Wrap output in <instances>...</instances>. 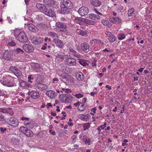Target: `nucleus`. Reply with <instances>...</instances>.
Segmentation results:
<instances>
[{
    "mask_svg": "<svg viewBox=\"0 0 152 152\" xmlns=\"http://www.w3.org/2000/svg\"><path fill=\"white\" fill-rule=\"evenodd\" d=\"M51 2V4H50V3H48V7H47L45 6V8H44L43 12L44 13L45 15L51 17H53L55 16L56 14L53 11V4L55 3L56 2L53 0H52L49 2Z\"/></svg>",
    "mask_w": 152,
    "mask_h": 152,
    "instance_id": "1",
    "label": "nucleus"
},
{
    "mask_svg": "<svg viewBox=\"0 0 152 152\" xmlns=\"http://www.w3.org/2000/svg\"><path fill=\"white\" fill-rule=\"evenodd\" d=\"M62 2L60 6L61 12V14H65L66 13L68 9L72 7L73 5L70 0H62Z\"/></svg>",
    "mask_w": 152,
    "mask_h": 152,
    "instance_id": "2",
    "label": "nucleus"
},
{
    "mask_svg": "<svg viewBox=\"0 0 152 152\" xmlns=\"http://www.w3.org/2000/svg\"><path fill=\"white\" fill-rule=\"evenodd\" d=\"M15 36H17L16 39L18 41L25 42L28 40L27 37L24 32H20V31L17 30L15 31Z\"/></svg>",
    "mask_w": 152,
    "mask_h": 152,
    "instance_id": "3",
    "label": "nucleus"
},
{
    "mask_svg": "<svg viewBox=\"0 0 152 152\" xmlns=\"http://www.w3.org/2000/svg\"><path fill=\"white\" fill-rule=\"evenodd\" d=\"M21 120L22 121H25L23 123L26 127L29 129H32L34 127L33 123L31 120H29L28 118L21 117Z\"/></svg>",
    "mask_w": 152,
    "mask_h": 152,
    "instance_id": "4",
    "label": "nucleus"
},
{
    "mask_svg": "<svg viewBox=\"0 0 152 152\" xmlns=\"http://www.w3.org/2000/svg\"><path fill=\"white\" fill-rule=\"evenodd\" d=\"M6 121L7 124L15 127L18 126L19 124L17 119L13 118H7Z\"/></svg>",
    "mask_w": 152,
    "mask_h": 152,
    "instance_id": "5",
    "label": "nucleus"
},
{
    "mask_svg": "<svg viewBox=\"0 0 152 152\" xmlns=\"http://www.w3.org/2000/svg\"><path fill=\"white\" fill-rule=\"evenodd\" d=\"M59 97L61 99L63 102L65 103L70 102L73 99L72 96L67 94L61 95L59 96Z\"/></svg>",
    "mask_w": 152,
    "mask_h": 152,
    "instance_id": "6",
    "label": "nucleus"
},
{
    "mask_svg": "<svg viewBox=\"0 0 152 152\" xmlns=\"http://www.w3.org/2000/svg\"><path fill=\"white\" fill-rule=\"evenodd\" d=\"M64 62L66 65L71 66H75L76 64V60L74 58H69L68 56L66 57Z\"/></svg>",
    "mask_w": 152,
    "mask_h": 152,
    "instance_id": "7",
    "label": "nucleus"
},
{
    "mask_svg": "<svg viewBox=\"0 0 152 152\" xmlns=\"http://www.w3.org/2000/svg\"><path fill=\"white\" fill-rule=\"evenodd\" d=\"M77 12L80 15L84 16L88 14L89 12V10L87 7H82L79 8Z\"/></svg>",
    "mask_w": 152,
    "mask_h": 152,
    "instance_id": "8",
    "label": "nucleus"
},
{
    "mask_svg": "<svg viewBox=\"0 0 152 152\" xmlns=\"http://www.w3.org/2000/svg\"><path fill=\"white\" fill-rule=\"evenodd\" d=\"M56 25L58 28H64V29L61 30V31L64 32H66L67 31L66 24L63 22H58L56 23Z\"/></svg>",
    "mask_w": 152,
    "mask_h": 152,
    "instance_id": "9",
    "label": "nucleus"
},
{
    "mask_svg": "<svg viewBox=\"0 0 152 152\" xmlns=\"http://www.w3.org/2000/svg\"><path fill=\"white\" fill-rule=\"evenodd\" d=\"M21 129L23 131V133L28 137H30L33 136V132L29 129L23 127H20Z\"/></svg>",
    "mask_w": 152,
    "mask_h": 152,
    "instance_id": "10",
    "label": "nucleus"
},
{
    "mask_svg": "<svg viewBox=\"0 0 152 152\" xmlns=\"http://www.w3.org/2000/svg\"><path fill=\"white\" fill-rule=\"evenodd\" d=\"M36 88L41 91H43L47 89L48 86L42 83H36L35 85Z\"/></svg>",
    "mask_w": 152,
    "mask_h": 152,
    "instance_id": "11",
    "label": "nucleus"
},
{
    "mask_svg": "<svg viewBox=\"0 0 152 152\" xmlns=\"http://www.w3.org/2000/svg\"><path fill=\"white\" fill-rule=\"evenodd\" d=\"M23 50L26 52L31 53L33 52L34 48L31 45L27 44H24L23 46Z\"/></svg>",
    "mask_w": 152,
    "mask_h": 152,
    "instance_id": "12",
    "label": "nucleus"
},
{
    "mask_svg": "<svg viewBox=\"0 0 152 152\" xmlns=\"http://www.w3.org/2000/svg\"><path fill=\"white\" fill-rule=\"evenodd\" d=\"M28 94L31 98L34 99L38 98L40 96L39 92L34 91H32L31 92H28Z\"/></svg>",
    "mask_w": 152,
    "mask_h": 152,
    "instance_id": "13",
    "label": "nucleus"
},
{
    "mask_svg": "<svg viewBox=\"0 0 152 152\" xmlns=\"http://www.w3.org/2000/svg\"><path fill=\"white\" fill-rule=\"evenodd\" d=\"M105 34L107 36V39L110 42H112L115 41V37L114 35L112 34L111 32L106 31L105 32Z\"/></svg>",
    "mask_w": 152,
    "mask_h": 152,
    "instance_id": "14",
    "label": "nucleus"
},
{
    "mask_svg": "<svg viewBox=\"0 0 152 152\" xmlns=\"http://www.w3.org/2000/svg\"><path fill=\"white\" fill-rule=\"evenodd\" d=\"M31 42L34 45H38L42 42L43 40L42 39L37 37H33L31 38Z\"/></svg>",
    "mask_w": 152,
    "mask_h": 152,
    "instance_id": "15",
    "label": "nucleus"
},
{
    "mask_svg": "<svg viewBox=\"0 0 152 152\" xmlns=\"http://www.w3.org/2000/svg\"><path fill=\"white\" fill-rule=\"evenodd\" d=\"M81 47L82 49L86 53L88 52L89 50V45L86 42L82 43Z\"/></svg>",
    "mask_w": 152,
    "mask_h": 152,
    "instance_id": "16",
    "label": "nucleus"
},
{
    "mask_svg": "<svg viewBox=\"0 0 152 152\" xmlns=\"http://www.w3.org/2000/svg\"><path fill=\"white\" fill-rule=\"evenodd\" d=\"M27 26L29 30L32 32H36L38 31L37 28L31 23L27 24Z\"/></svg>",
    "mask_w": 152,
    "mask_h": 152,
    "instance_id": "17",
    "label": "nucleus"
},
{
    "mask_svg": "<svg viewBox=\"0 0 152 152\" xmlns=\"http://www.w3.org/2000/svg\"><path fill=\"white\" fill-rule=\"evenodd\" d=\"M53 41L56 45V46L60 48H62L63 43L61 40L56 38H54L53 39Z\"/></svg>",
    "mask_w": 152,
    "mask_h": 152,
    "instance_id": "18",
    "label": "nucleus"
},
{
    "mask_svg": "<svg viewBox=\"0 0 152 152\" xmlns=\"http://www.w3.org/2000/svg\"><path fill=\"white\" fill-rule=\"evenodd\" d=\"M3 84L4 85L9 87L13 86L14 84L12 81L9 80H4L3 82Z\"/></svg>",
    "mask_w": 152,
    "mask_h": 152,
    "instance_id": "19",
    "label": "nucleus"
},
{
    "mask_svg": "<svg viewBox=\"0 0 152 152\" xmlns=\"http://www.w3.org/2000/svg\"><path fill=\"white\" fill-rule=\"evenodd\" d=\"M69 50L72 53V55L77 58H81V55L78 53H77L73 48L70 47L69 49Z\"/></svg>",
    "mask_w": 152,
    "mask_h": 152,
    "instance_id": "20",
    "label": "nucleus"
},
{
    "mask_svg": "<svg viewBox=\"0 0 152 152\" xmlns=\"http://www.w3.org/2000/svg\"><path fill=\"white\" fill-rule=\"evenodd\" d=\"M46 95L51 98H54L55 96L57 95L55 91L52 90H49L46 93Z\"/></svg>",
    "mask_w": 152,
    "mask_h": 152,
    "instance_id": "21",
    "label": "nucleus"
},
{
    "mask_svg": "<svg viewBox=\"0 0 152 152\" xmlns=\"http://www.w3.org/2000/svg\"><path fill=\"white\" fill-rule=\"evenodd\" d=\"M68 56L66 55H63L61 53H58L56 55L55 57L57 59H61V60H64Z\"/></svg>",
    "mask_w": 152,
    "mask_h": 152,
    "instance_id": "22",
    "label": "nucleus"
},
{
    "mask_svg": "<svg viewBox=\"0 0 152 152\" xmlns=\"http://www.w3.org/2000/svg\"><path fill=\"white\" fill-rule=\"evenodd\" d=\"M76 77L79 81H82L84 78V75L81 72H79L76 74Z\"/></svg>",
    "mask_w": 152,
    "mask_h": 152,
    "instance_id": "23",
    "label": "nucleus"
},
{
    "mask_svg": "<svg viewBox=\"0 0 152 152\" xmlns=\"http://www.w3.org/2000/svg\"><path fill=\"white\" fill-rule=\"evenodd\" d=\"M33 68L35 72H40L42 70L40 65L37 63L34 64V65L33 66Z\"/></svg>",
    "mask_w": 152,
    "mask_h": 152,
    "instance_id": "24",
    "label": "nucleus"
},
{
    "mask_svg": "<svg viewBox=\"0 0 152 152\" xmlns=\"http://www.w3.org/2000/svg\"><path fill=\"white\" fill-rule=\"evenodd\" d=\"M90 3L93 6L96 7H99L101 4V2L98 0H92Z\"/></svg>",
    "mask_w": 152,
    "mask_h": 152,
    "instance_id": "25",
    "label": "nucleus"
},
{
    "mask_svg": "<svg viewBox=\"0 0 152 152\" xmlns=\"http://www.w3.org/2000/svg\"><path fill=\"white\" fill-rule=\"evenodd\" d=\"M3 57L5 59H9L11 57L10 53L8 50H6L4 53Z\"/></svg>",
    "mask_w": 152,
    "mask_h": 152,
    "instance_id": "26",
    "label": "nucleus"
},
{
    "mask_svg": "<svg viewBox=\"0 0 152 152\" xmlns=\"http://www.w3.org/2000/svg\"><path fill=\"white\" fill-rule=\"evenodd\" d=\"M36 78V82L37 83H42L44 79V77L40 75H37Z\"/></svg>",
    "mask_w": 152,
    "mask_h": 152,
    "instance_id": "27",
    "label": "nucleus"
},
{
    "mask_svg": "<svg viewBox=\"0 0 152 152\" xmlns=\"http://www.w3.org/2000/svg\"><path fill=\"white\" fill-rule=\"evenodd\" d=\"M85 18H80L76 17L75 18V20L76 22L80 25H82L84 22V20H83Z\"/></svg>",
    "mask_w": 152,
    "mask_h": 152,
    "instance_id": "28",
    "label": "nucleus"
},
{
    "mask_svg": "<svg viewBox=\"0 0 152 152\" xmlns=\"http://www.w3.org/2000/svg\"><path fill=\"white\" fill-rule=\"evenodd\" d=\"M45 5L40 3H38L36 5L37 7L42 12L44 10V8H45Z\"/></svg>",
    "mask_w": 152,
    "mask_h": 152,
    "instance_id": "29",
    "label": "nucleus"
},
{
    "mask_svg": "<svg viewBox=\"0 0 152 152\" xmlns=\"http://www.w3.org/2000/svg\"><path fill=\"white\" fill-rule=\"evenodd\" d=\"M79 63L82 65L83 66H88L89 64L88 62L86 61L81 59H79Z\"/></svg>",
    "mask_w": 152,
    "mask_h": 152,
    "instance_id": "30",
    "label": "nucleus"
},
{
    "mask_svg": "<svg viewBox=\"0 0 152 152\" xmlns=\"http://www.w3.org/2000/svg\"><path fill=\"white\" fill-rule=\"evenodd\" d=\"M14 73L19 78H21L22 76V73L20 70L18 69H16Z\"/></svg>",
    "mask_w": 152,
    "mask_h": 152,
    "instance_id": "31",
    "label": "nucleus"
},
{
    "mask_svg": "<svg viewBox=\"0 0 152 152\" xmlns=\"http://www.w3.org/2000/svg\"><path fill=\"white\" fill-rule=\"evenodd\" d=\"M16 41L12 40L10 41L7 44L8 46H15L17 44Z\"/></svg>",
    "mask_w": 152,
    "mask_h": 152,
    "instance_id": "32",
    "label": "nucleus"
},
{
    "mask_svg": "<svg viewBox=\"0 0 152 152\" xmlns=\"http://www.w3.org/2000/svg\"><path fill=\"white\" fill-rule=\"evenodd\" d=\"M89 17L90 18L93 19H99L100 16L98 15H96L94 14H91L89 15Z\"/></svg>",
    "mask_w": 152,
    "mask_h": 152,
    "instance_id": "33",
    "label": "nucleus"
},
{
    "mask_svg": "<svg viewBox=\"0 0 152 152\" xmlns=\"http://www.w3.org/2000/svg\"><path fill=\"white\" fill-rule=\"evenodd\" d=\"M84 21V22L86 23L89 25H94L95 22L93 20H88L86 19H83Z\"/></svg>",
    "mask_w": 152,
    "mask_h": 152,
    "instance_id": "34",
    "label": "nucleus"
},
{
    "mask_svg": "<svg viewBox=\"0 0 152 152\" xmlns=\"http://www.w3.org/2000/svg\"><path fill=\"white\" fill-rule=\"evenodd\" d=\"M125 35L123 33H121L118 35V39L119 40H123L125 39Z\"/></svg>",
    "mask_w": 152,
    "mask_h": 152,
    "instance_id": "35",
    "label": "nucleus"
},
{
    "mask_svg": "<svg viewBox=\"0 0 152 152\" xmlns=\"http://www.w3.org/2000/svg\"><path fill=\"white\" fill-rule=\"evenodd\" d=\"M60 70L66 73L68 72L66 70L65 67L63 64H60Z\"/></svg>",
    "mask_w": 152,
    "mask_h": 152,
    "instance_id": "36",
    "label": "nucleus"
},
{
    "mask_svg": "<svg viewBox=\"0 0 152 152\" xmlns=\"http://www.w3.org/2000/svg\"><path fill=\"white\" fill-rule=\"evenodd\" d=\"M49 36L53 37L58 38V35L55 32H49L48 33Z\"/></svg>",
    "mask_w": 152,
    "mask_h": 152,
    "instance_id": "37",
    "label": "nucleus"
},
{
    "mask_svg": "<svg viewBox=\"0 0 152 152\" xmlns=\"http://www.w3.org/2000/svg\"><path fill=\"white\" fill-rule=\"evenodd\" d=\"M134 12V8H132L129 9L128 12V16H131L132 15Z\"/></svg>",
    "mask_w": 152,
    "mask_h": 152,
    "instance_id": "38",
    "label": "nucleus"
},
{
    "mask_svg": "<svg viewBox=\"0 0 152 152\" xmlns=\"http://www.w3.org/2000/svg\"><path fill=\"white\" fill-rule=\"evenodd\" d=\"M90 124L89 123H85L83 124V130L86 131L90 127Z\"/></svg>",
    "mask_w": 152,
    "mask_h": 152,
    "instance_id": "39",
    "label": "nucleus"
},
{
    "mask_svg": "<svg viewBox=\"0 0 152 152\" xmlns=\"http://www.w3.org/2000/svg\"><path fill=\"white\" fill-rule=\"evenodd\" d=\"M28 82L30 83H32L34 80V78L33 75H31L28 76Z\"/></svg>",
    "mask_w": 152,
    "mask_h": 152,
    "instance_id": "40",
    "label": "nucleus"
},
{
    "mask_svg": "<svg viewBox=\"0 0 152 152\" xmlns=\"http://www.w3.org/2000/svg\"><path fill=\"white\" fill-rule=\"evenodd\" d=\"M77 31L78 33L83 36L87 34V33L86 31L82 30L80 29H77Z\"/></svg>",
    "mask_w": 152,
    "mask_h": 152,
    "instance_id": "41",
    "label": "nucleus"
},
{
    "mask_svg": "<svg viewBox=\"0 0 152 152\" xmlns=\"http://www.w3.org/2000/svg\"><path fill=\"white\" fill-rule=\"evenodd\" d=\"M15 51L18 53L22 54L24 53V51L20 48H16Z\"/></svg>",
    "mask_w": 152,
    "mask_h": 152,
    "instance_id": "42",
    "label": "nucleus"
},
{
    "mask_svg": "<svg viewBox=\"0 0 152 152\" xmlns=\"http://www.w3.org/2000/svg\"><path fill=\"white\" fill-rule=\"evenodd\" d=\"M84 104L80 103L78 107V109L80 111H82L84 109Z\"/></svg>",
    "mask_w": 152,
    "mask_h": 152,
    "instance_id": "43",
    "label": "nucleus"
},
{
    "mask_svg": "<svg viewBox=\"0 0 152 152\" xmlns=\"http://www.w3.org/2000/svg\"><path fill=\"white\" fill-rule=\"evenodd\" d=\"M7 113H9V114L12 115L14 114L13 111L12 110V108H8L7 109Z\"/></svg>",
    "mask_w": 152,
    "mask_h": 152,
    "instance_id": "44",
    "label": "nucleus"
},
{
    "mask_svg": "<svg viewBox=\"0 0 152 152\" xmlns=\"http://www.w3.org/2000/svg\"><path fill=\"white\" fill-rule=\"evenodd\" d=\"M17 69V68L16 67L13 66H10L9 68L10 70L14 73L15 72Z\"/></svg>",
    "mask_w": 152,
    "mask_h": 152,
    "instance_id": "45",
    "label": "nucleus"
},
{
    "mask_svg": "<svg viewBox=\"0 0 152 152\" xmlns=\"http://www.w3.org/2000/svg\"><path fill=\"white\" fill-rule=\"evenodd\" d=\"M114 20H115V23H119L121 21V20L120 18L117 17L114 18Z\"/></svg>",
    "mask_w": 152,
    "mask_h": 152,
    "instance_id": "46",
    "label": "nucleus"
},
{
    "mask_svg": "<svg viewBox=\"0 0 152 152\" xmlns=\"http://www.w3.org/2000/svg\"><path fill=\"white\" fill-rule=\"evenodd\" d=\"M26 82H27L25 81L22 80L20 84V86H21L24 87L25 88L26 84Z\"/></svg>",
    "mask_w": 152,
    "mask_h": 152,
    "instance_id": "47",
    "label": "nucleus"
},
{
    "mask_svg": "<svg viewBox=\"0 0 152 152\" xmlns=\"http://www.w3.org/2000/svg\"><path fill=\"white\" fill-rule=\"evenodd\" d=\"M7 108H0V112H3L4 113H6L7 112Z\"/></svg>",
    "mask_w": 152,
    "mask_h": 152,
    "instance_id": "48",
    "label": "nucleus"
},
{
    "mask_svg": "<svg viewBox=\"0 0 152 152\" xmlns=\"http://www.w3.org/2000/svg\"><path fill=\"white\" fill-rule=\"evenodd\" d=\"M109 22L108 20H103L102 21V23L104 25L106 26L109 23Z\"/></svg>",
    "mask_w": 152,
    "mask_h": 152,
    "instance_id": "49",
    "label": "nucleus"
},
{
    "mask_svg": "<svg viewBox=\"0 0 152 152\" xmlns=\"http://www.w3.org/2000/svg\"><path fill=\"white\" fill-rule=\"evenodd\" d=\"M91 139L90 138H86L85 140V143L86 144L88 143V145H90Z\"/></svg>",
    "mask_w": 152,
    "mask_h": 152,
    "instance_id": "50",
    "label": "nucleus"
},
{
    "mask_svg": "<svg viewBox=\"0 0 152 152\" xmlns=\"http://www.w3.org/2000/svg\"><path fill=\"white\" fill-rule=\"evenodd\" d=\"M26 85L25 87V88L28 89L29 88H31V85L29 84L28 83L26 82Z\"/></svg>",
    "mask_w": 152,
    "mask_h": 152,
    "instance_id": "51",
    "label": "nucleus"
},
{
    "mask_svg": "<svg viewBox=\"0 0 152 152\" xmlns=\"http://www.w3.org/2000/svg\"><path fill=\"white\" fill-rule=\"evenodd\" d=\"M75 96L78 98H81L83 96V95L80 93L77 94L75 95Z\"/></svg>",
    "mask_w": 152,
    "mask_h": 152,
    "instance_id": "52",
    "label": "nucleus"
},
{
    "mask_svg": "<svg viewBox=\"0 0 152 152\" xmlns=\"http://www.w3.org/2000/svg\"><path fill=\"white\" fill-rule=\"evenodd\" d=\"M107 123L106 122L104 123L103 125H101L100 126L102 130H103L106 126Z\"/></svg>",
    "mask_w": 152,
    "mask_h": 152,
    "instance_id": "53",
    "label": "nucleus"
},
{
    "mask_svg": "<svg viewBox=\"0 0 152 152\" xmlns=\"http://www.w3.org/2000/svg\"><path fill=\"white\" fill-rule=\"evenodd\" d=\"M97 61V60L96 59H94L93 61L92 62V66H96V62Z\"/></svg>",
    "mask_w": 152,
    "mask_h": 152,
    "instance_id": "54",
    "label": "nucleus"
},
{
    "mask_svg": "<svg viewBox=\"0 0 152 152\" xmlns=\"http://www.w3.org/2000/svg\"><path fill=\"white\" fill-rule=\"evenodd\" d=\"M0 130L2 133H3L6 130V128H5L0 127Z\"/></svg>",
    "mask_w": 152,
    "mask_h": 152,
    "instance_id": "55",
    "label": "nucleus"
},
{
    "mask_svg": "<svg viewBox=\"0 0 152 152\" xmlns=\"http://www.w3.org/2000/svg\"><path fill=\"white\" fill-rule=\"evenodd\" d=\"M72 140V142L73 143L75 142V141H74L75 139L77 138V136L75 135H73L71 138Z\"/></svg>",
    "mask_w": 152,
    "mask_h": 152,
    "instance_id": "56",
    "label": "nucleus"
},
{
    "mask_svg": "<svg viewBox=\"0 0 152 152\" xmlns=\"http://www.w3.org/2000/svg\"><path fill=\"white\" fill-rule=\"evenodd\" d=\"M96 107H94L91 109V112H93L94 113H96Z\"/></svg>",
    "mask_w": 152,
    "mask_h": 152,
    "instance_id": "57",
    "label": "nucleus"
},
{
    "mask_svg": "<svg viewBox=\"0 0 152 152\" xmlns=\"http://www.w3.org/2000/svg\"><path fill=\"white\" fill-rule=\"evenodd\" d=\"M48 49V52H50L51 51H52V50L51 49V47L50 45H48L47 47V50Z\"/></svg>",
    "mask_w": 152,
    "mask_h": 152,
    "instance_id": "58",
    "label": "nucleus"
},
{
    "mask_svg": "<svg viewBox=\"0 0 152 152\" xmlns=\"http://www.w3.org/2000/svg\"><path fill=\"white\" fill-rule=\"evenodd\" d=\"M80 118L82 120H84V119H85V115L82 114L80 115Z\"/></svg>",
    "mask_w": 152,
    "mask_h": 152,
    "instance_id": "59",
    "label": "nucleus"
},
{
    "mask_svg": "<svg viewBox=\"0 0 152 152\" xmlns=\"http://www.w3.org/2000/svg\"><path fill=\"white\" fill-rule=\"evenodd\" d=\"M4 116L0 113V121H2L4 119Z\"/></svg>",
    "mask_w": 152,
    "mask_h": 152,
    "instance_id": "60",
    "label": "nucleus"
},
{
    "mask_svg": "<svg viewBox=\"0 0 152 152\" xmlns=\"http://www.w3.org/2000/svg\"><path fill=\"white\" fill-rule=\"evenodd\" d=\"M65 92L67 93H68L69 92H72L71 91L70 89L69 88L66 89L65 91Z\"/></svg>",
    "mask_w": 152,
    "mask_h": 152,
    "instance_id": "61",
    "label": "nucleus"
},
{
    "mask_svg": "<svg viewBox=\"0 0 152 152\" xmlns=\"http://www.w3.org/2000/svg\"><path fill=\"white\" fill-rule=\"evenodd\" d=\"M94 11L96 13L98 14L99 15H102V14L100 12H98L96 9H94Z\"/></svg>",
    "mask_w": 152,
    "mask_h": 152,
    "instance_id": "62",
    "label": "nucleus"
},
{
    "mask_svg": "<svg viewBox=\"0 0 152 152\" xmlns=\"http://www.w3.org/2000/svg\"><path fill=\"white\" fill-rule=\"evenodd\" d=\"M47 49V47L44 45H42L41 49L42 50H45Z\"/></svg>",
    "mask_w": 152,
    "mask_h": 152,
    "instance_id": "63",
    "label": "nucleus"
},
{
    "mask_svg": "<svg viewBox=\"0 0 152 152\" xmlns=\"http://www.w3.org/2000/svg\"><path fill=\"white\" fill-rule=\"evenodd\" d=\"M61 78H63V79H66V76L64 74H61Z\"/></svg>",
    "mask_w": 152,
    "mask_h": 152,
    "instance_id": "64",
    "label": "nucleus"
}]
</instances>
